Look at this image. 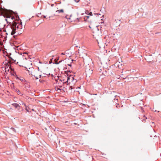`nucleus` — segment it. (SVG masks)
Segmentation results:
<instances>
[{
  "label": "nucleus",
  "mask_w": 161,
  "mask_h": 161,
  "mask_svg": "<svg viewBox=\"0 0 161 161\" xmlns=\"http://www.w3.org/2000/svg\"><path fill=\"white\" fill-rule=\"evenodd\" d=\"M14 13H16V14L17 16V21H20V22L19 23H17L16 21H13L12 22V23H11V24H10V26L11 29H16V28L19 29V25H17V24H19V25H20L22 27V22L21 21V20L20 19L19 16L18 14V13H17V12L15 11V12H14Z\"/></svg>",
  "instance_id": "obj_1"
},
{
  "label": "nucleus",
  "mask_w": 161,
  "mask_h": 161,
  "mask_svg": "<svg viewBox=\"0 0 161 161\" xmlns=\"http://www.w3.org/2000/svg\"><path fill=\"white\" fill-rule=\"evenodd\" d=\"M11 11H0V16H3L6 18H10ZM13 12V11H11Z\"/></svg>",
  "instance_id": "obj_2"
},
{
  "label": "nucleus",
  "mask_w": 161,
  "mask_h": 161,
  "mask_svg": "<svg viewBox=\"0 0 161 161\" xmlns=\"http://www.w3.org/2000/svg\"><path fill=\"white\" fill-rule=\"evenodd\" d=\"M9 64H12V63H11L10 61H8L7 63H5L4 64L6 66L5 69H7L9 68L8 69H10L12 71L14 72V69L12 68V66L10 65H9Z\"/></svg>",
  "instance_id": "obj_3"
},
{
  "label": "nucleus",
  "mask_w": 161,
  "mask_h": 161,
  "mask_svg": "<svg viewBox=\"0 0 161 161\" xmlns=\"http://www.w3.org/2000/svg\"><path fill=\"white\" fill-rule=\"evenodd\" d=\"M12 105L14 107L16 108H17L18 110H19L20 109V106L19 104L17 103H14Z\"/></svg>",
  "instance_id": "obj_4"
},
{
  "label": "nucleus",
  "mask_w": 161,
  "mask_h": 161,
  "mask_svg": "<svg viewBox=\"0 0 161 161\" xmlns=\"http://www.w3.org/2000/svg\"><path fill=\"white\" fill-rule=\"evenodd\" d=\"M98 34V36H102V33L100 31H99V29H98L96 33V35Z\"/></svg>",
  "instance_id": "obj_5"
},
{
  "label": "nucleus",
  "mask_w": 161,
  "mask_h": 161,
  "mask_svg": "<svg viewBox=\"0 0 161 161\" xmlns=\"http://www.w3.org/2000/svg\"><path fill=\"white\" fill-rule=\"evenodd\" d=\"M90 11H85V13L86 14L90 15V16H92V12H89Z\"/></svg>",
  "instance_id": "obj_6"
},
{
  "label": "nucleus",
  "mask_w": 161,
  "mask_h": 161,
  "mask_svg": "<svg viewBox=\"0 0 161 161\" xmlns=\"http://www.w3.org/2000/svg\"><path fill=\"white\" fill-rule=\"evenodd\" d=\"M22 104L24 105L25 107V109L26 110L27 112L30 113L31 112V111H29V109H30L28 107H27L25 103H23Z\"/></svg>",
  "instance_id": "obj_7"
},
{
  "label": "nucleus",
  "mask_w": 161,
  "mask_h": 161,
  "mask_svg": "<svg viewBox=\"0 0 161 161\" xmlns=\"http://www.w3.org/2000/svg\"><path fill=\"white\" fill-rule=\"evenodd\" d=\"M11 29L12 30V32H11V34L12 35H13L15 33H16L15 31L16 30V29Z\"/></svg>",
  "instance_id": "obj_8"
},
{
  "label": "nucleus",
  "mask_w": 161,
  "mask_h": 161,
  "mask_svg": "<svg viewBox=\"0 0 161 161\" xmlns=\"http://www.w3.org/2000/svg\"><path fill=\"white\" fill-rule=\"evenodd\" d=\"M7 56L8 57V58H9V60H8V61H11V63H12V61H14V59L11 57H10V56H8V55H7Z\"/></svg>",
  "instance_id": "obj_9"
},
{
  "label": "nucleus",
  "mask_w": 161,
  "mask_h": 161,
  "mask_svg": "<svg viewBox=\"0 0 161 161\" xmlns=\"http://www.w3.org/2000/svg\"><path fill=\"white\" fill-rule=\"evenodd\" d=\"M74 81V79L73 77H72L71 78V81L72 82H73L74 84H75L77 80H76V79Z\"/></svg>",
  "instance_id": "obj_10"
},
{
  "label": "nucleus",
  "mask_w": 161,
  "mask_h": 161,
  "mask_svg": "<svg viewBox=\"0 0 161 161\" xmlns=\"http://www.w3.org/2000/svg\"><path fill=\"white\" fill-rule=\"evenodd\" d=\"M89 16L88 15L85 16H84V20L86 21H87V19L89 18Z\"/></svg>",
  "instance_id": "obj_11"
},
{
  "label": "nucleus",
  "mask_w": 161,
  "mask_h": 161,
  "mask_svg": "<svg viewBox=\"0 0 161 161\" xmlns=\"http://www.w3.org/2000/svg\"><path fill=\"white\" fill-rule=\"evenodd\" d=\"M11 12V14L12 13H14V14H16V15H17L16 14V13H14V11H13V12L12 11H10ZM17 16V15H16ZM16 18L17 19V16H16ZM11 18V19L12 20H13L14 19H15L14 17H11L10 18Z\"/></svg>",
  "instance_id": "obj_12"
},
{
  "label": "nucleus",
  "mask_w": 161,
  "mask_h": 161,
  "mask_svg": "<svg viewBox=\"0 0 161 161\" xmlns=\"http://www.w3.org/2000/svg\"><path fill=\"white\" fill-rule=\"evenodd\" d=\"M121 76H124V75L123 74H121L119 75L120 77L122 78L124 80L126 79L127 77V76H124L123 77H122Z\"/></svg>",
  "instance_id": "obj_13"
},
{
  "label": "nucleus",
  "mask_w": 161,
  "mask_h": 161,
  "mask_svg": "<svg viewBox=\"0 0 161 161\" xmlns=\"http://www.w3.org/2000/svg\"><path fill=\"white\" fill-rule=\"evenodd\" d=\"M16 91L17 92L19 93L18 94V95H22V93L21 92H20V91L19 89H16Z\"/></svg>",
  "instance_id": "obj_14"
},
{
  "label": "nucleus",
  "mask_w": 161,
  "mask_h": 161,
  "mask_svg": "<svg viewBox=\"0 0 161 161\" xmlns=\"http://www.w3.org/2000/svg\"><path fill=\"white\" fill-rule=\"evenodd\" d=\"M66 74L67 76V80L69 81L70 79V76H69V75L68 74V73H66Z\"/></svg>",
  "instance_id": "obj_15"
},
{
  "label": "nucleus",
  "mask_w": 161,
  "mask_h": 161,
  "mask_svg": "<svg viewBox=\"0 0 161 161\" xmlns=\"http://www.w3.org/2000/svg\"><path fill=\"white\" fill-rule=\"evenodd\" d=\"M55 62H53V64H59L61 62V61H59V62H58V61H57V60H55Z\"/></svg>",
  "instance_id": "obj_16"
},
{
  "label": "nucleus",
  "mask_w": 161,
  "mask_h": 161,
  "mask_svg": "<svg viewBox=\"0 0 161 161\" xmlns=\"http://www.w3.org/2000/svg\"><path fill=\"white\" fill-rule=\"evenodd\" d=\"M14 74H15V77L16 79H17V80H19V78L18 76L17 75H16V72L14 71Z\"/></svg>",
  "instance_id": "obj_17"
},
{
  "label": "nucleus",
  "mask_w": 161,
  "mask_h": 161,
  "mask_svg": "<svg viewBox=\"0 0 161 161\" xmlns=\"http://www.w3.org/2000/svg\"><path fill=\"white\" fill-rule=\"evenodd\" d=\"M5 21H6L7 24H8V25H10V24H11V22H9L8 21L7 19H5Z\"/></svg>",
  "instance_id": "obj_18"
},
{
  "label": "nucleus",
  "mask_w": 161,
  "mask_h": 161,
  "mask_svg": "<svg viewBox=\"0 0 161 161\" xmlns=\"http://www.w3.org/2000/svg\"><path fill=\"white\" fill-rule=\"evenodd\" d=\"M94 15H97L98 16H99V15H101V14L99 13H94Z\"/></svg>",
  "instance_id": "obj_19"
},
{
  "label": "nucleus",
  "mask_w": 161,
  "mask_h": 161,
  "mask_svg": "<svg viewBox=\"0 0 161 161\" xmlns=\"http://www.w3.org/2000/svg\"><path fill=\"white\" fill-rule=\"evenodd\" d=\"M53 58H52L50 60L49 62V64H51V63H53L52 61H53Z\"/></svg>",
  "instance_id": "obj_20"
},
{
  "label": "nucleus",
  "mask_w": 161,
  "mask_h": 161,
  "mask_svg": "<svg viewBox=\"0 0 161 161\" xmlns=\"http://www.w3.org/2000/svg\"><path fill=\"white\" fill-rule=\"evenodd\" d=\"M68 81L69 80H67L66 81L63 82V83L64 84L65 83H67V85H69V84H70V82H69V83Z\"/></svg>",
  "instance_id": "obj_21"
},
{
  "label": "nucleus",
  "mask_w": 161,
  "mask_h": 161,
  "mask_svg": "<svg viewBox=\"0 0 161 161\" xmlns=\"http://www.w3.org/2000/svg\"><path fill=\"white\" fill-rule=\"evenodd\" d=\"M64 11H56V12H58V13L59 14V13H63Z\"/></svg>",
  "instance_id": "obj_22"
},
{
  "label": "nucleus",
  "mask_w": 161,
  "mask_h": 161,
  "mask_svg": "<svg viewBox=\"0 0 161 161\" xmlns=\"http://www.w3.org/2000/svg\"><path fill=\"white\" fill-rule=\"evenodd\" d=\"M41 13H38V14H36V15L37 17H40L41 16H41Z\"/></svg>",
  "instance_id": "obj_23"
},
{
  "label": "nucleus",
  "mask_w": 161,
  "mask_h": 161,
  "mask_svg": "<svg viewBox=\"0 0 161 161\" xmlns=\"http://www.w3.org/2000/svg\"><path fill=\"white\" fill-rule=\"evenodd\" d=\"M13 61V62H12V63H14L15 64H18V62H16V60H14V61Z\"/></svg>",
  "instance_id": "obj_24"
},
{
  "label": "nucleus",
  "mask_w": 161,
  "mask_h": 161,
  "mask_svg": "<svg viewBox=\"0 0 161 161\" xmlns=\"http://www.w3.org/2000/svg\"><path fill=\"white\" fill-rule=\"evenodd\" d=\"M11 129L14 131L16 132V130L14 128L12 127Z\"/></svg>",
  "instance_id": "obj_25"
},
{
  "label": "nucleus",
  "mask_w": 161,
  "mask_h": 161,
  "mask_svg": "<svg viewBox=\"0 0 161 161\" xmlns=\"http://www.w3.org/2000/svg\"><path fill=\"white\" fill-rule=\"evenodd\" d=\"M109 73L112 75H114V72H112L111 71H110V72H109Z\"/></svg>",
  "instance_id": "obj_26"
},
{
  "label": "nucleus",
  "mask_w": 161,
  "mask_h": 161,
  "mask_svg": "<svg viewBox=\"0 0 161 161\" xmlns=\"http://www.w3.org/2000/svg\"><path fill=\"white\" fill-rule=\"evenodd\" d=\"M14 73H12L11 72H10L11 73V75L12 76H15V74H14V72H13Z\"/></svg>",
  "instance_id": "obj_27"
},
{
  "label": "nucleus",
  "mask_w": 161,
  "mask_h": 161,
  "mask_svg": "<svg viewBox=\"0 0 161 161\" xmlns=\"http://www.w3.org/2000/svg\"><path fill=\"white\" fill-rule=\"evenodd\" d=\"M69 89H70V90L73 89V87L72 86H69Z\"/></svg>",
  "instance_id": "obj_28"
},
{
  "label": "nucleus",
  "mask_w": 161,
  "mask_h": 161,
  "mask_svg": "<svg viewBox=\"0 0 161 161\" xmlns=\"http://www.w3.org/2000/svg\"><path fill=\"white\" fill-rule=\"evenodd\" d=\"M127 13H128V12L127 11L126 12H122V13L121 14H127Z\"/></svg>",
  "instance_id": "obj_29"
},
{
  "label": "nucleus",
  "mask_w": 161,
  "mask_h": 161,
  "mask_svg": "<svg viewBox=\"0 0 161 161\" xmlns=\"http://www.w3.org/2000/svg\"><path fill=\"white\" fill-rule=\"evenodd\" d=\"M65 72H68L71 73V71L70 70H67V71H65Z\"/></svg>",
  "instance_id": "obj_30"
},
{
  "label": "nucleus",
  "mask_w": 161,
  "mask_h": 161,
  "mask_svg": "<svg viewBox=\"0 0 161 161\" xmlns=\"http://www.w3.org/2000/svg\"><path fill=\"white\" fill-rule=\"evenodd\" d=\"M19 80H20L22 82H23L24 81V79H19Z\"/></svg>",
  "instance_id": "obj_31"
},
{
  "label": "nucleus",
  "mask_w": 161,
  "mask_h": 161,
  "mask_svg": "<svg viewBox=\"0 0 161 161\" xmlns=\"http://www.w3.org/2000/svg\"><path fill=\"white\" fill-rule=\"evenodd\" d=\"M65 17H66V18H67V19H68V20H70V17H69V18H67V16H66Z\"/></svg>",
  "instance_id": "obj_32"
},
{
  "label": "nucleus",
  "mask_w": 161,
  "mask_h": 161,
  "mask_svg": "<svg viewBox=\"0 0 161 161\" xmlns=\"http://www.w3.org/2000/svg\"><path fill=\"white\" fill-rule=\"evenodd\" d=\"M75 2L78 3L80 0H74Z\"/></svg>",
  "instance_id": "obj_33"
},
{
  "label": "nucleus",
  "mask_w": 161,
  "mask_h": 161,
  "mask_svg": "<svg viewBox=\"0 0 161 161\" xmlns=\"http://www.w3.org/2000/svg\"><path fill=\"white\" fill-rule=\"evenodd\" d=\"M68 65L70 67H71L72 66L71 65V63L70 64H68Z\"/></svg>",
  "instance_id": "obj_34"
},
{
  "label": "nucleus",
  "mask_w": 161,
  "mask_h": 161,
  "mask_svg": "<svg viewBox=\"0 0 161 161\" xmlns=\"http://www.w3.org/2000/svg\"><path fill=\"white\" fill-rule=\"evenodd\" d=\"M9 69H8L7 70V69H5V72H6V71H8V72H9Z\"/></svg>",
  "instance_id": "obj_35"
},
{
  "label": "nucleus",
  "mask_w": 161,
  "mask_h": 161,
  "mask_svg": "<svg viewBox=\"0 0 161 161\" xmlns=\"http://www.w3.org/2000/svg\"><path fill=\"white\" fill-rule=\"evenodd\" d=\"M34 76L35 77V78L36 79H38V78L37 77V76H35L34 75Z\"/></svg>",
  "instance_id": "obj_36"
},
{
  "label": "nucleus",
  "mask_w": 161,
  "mask_h": 161,
  "mask_svg": "<svg viewBox=\"0 0 161 161\" xmlns=\"http://www.w3.org/2000/svg\"><path fill=\"white\" fill-rule=\"evenodd\" d=\"M25 67V68L26 69V70L27 71H28V72H30V71H29V70H28L27 68L26 67Z\"/></svg>",
  "instance_id": "obj_37"
},
{
  "label": "nucleus",
  "mask_w": 161,
  "mask_h": 161,
  "mask_svg": "<svg viewBox=\"0 0 161 161\" xmlns=\"http://www.w3.org/2000/svg\"><path fill=\"white\" fill-rule=\"evenodd\" d=\"M146 15V14H145V15H144L143 14L142 15V16H143V17H145Z\"/></svg>",
  "instance_id": "obj_38"
},
{
  "label": "nucleus",
  "mask_w": 161,
  "mask_h": 161,
  "mask_svg": "<svg viewBox=\"0 0 161 161\" xmlns=\"http://www.w3.org/2000/svg\"><path fill=\"white\" fill-rule=\"evenodd\" d=\"M5 57V61H7V58L6 57Z\"/></svg>",
  "instance_id": "obj_39"
},
{
  "label": "nucleus",
  "mask_w": 161,
  "mask_h": 161,
  "mask_svg": "<svg viewBox=\"0 0 161 161\" xmlns=\"http://www.w3.org/2000/svg\"><path fill=\"white\" fill-rule=\"evenodd\" d=\"M50 36V35H48L47 36V37H49Z\"/></svg>",
  "instance_id": "obj_40"
},
{
  "label": "nucleus",
  "mask_w": 161,
  "mask_h": 161,
  "mask_svg": "<svg viewBox=\"0 0 161 161\" xmlns=\"http://www.w3.org/2000/svg\"><path fill=\"white\" fill-rule=\"evenodd\" d=\"M59 59V58H57L56 59V60L57 61H58V60Z\"/></svg>",
  "instance_id": "obj_41"
},
{
  "label": "nucleus",
  "mask_w": 161,
  "mask_h": 161,
  "mask_svg": "<svg viewBox=\"0 0 161 161\" xmlns=\"http://www.w3.org/2000/svg\"><path fill=\"white\" fill-rule=\"evenodd\" d=\"M41 76H42V75H39V78H41Z\"/></svg>",
  "instance_id": "obj_42"
},
{
  "label": "nucleus",
  "mask_w": 161,
  "mask_h": 161,
  "mask_svg": "<svg viewBox=\"0 0 161 161\" xmlns=\"http://www.w3.org/2000/svg\"><path fill=\"white\" fill-rule=\"evenodd\" d=\"M43 17H44V18H46V16H45V15H43Z\"/></svg>",
  "instance_id": "obj_43"
},
{
  "label": "nucleus",
  "mask_w": 161,
  "mask_h": 161,
  "mask_svg": "<svg viewBox=\"0 0 161 161\" xmlns=\"http://www.w3.org/2000/svg\"><path fill=\"white\" fill-rule=\"evenodd\" d=\"M19 66H20V67H23V66L21 65H19Z\"/></svg>",
  "instance_id": "obj_44"
},
{
  "label": "nucleus",
  "mask_w": 161,
  "mask_h": 161,
  "mask_svg": "<svg viewBox=\"0 0 161 161\" xmlns=\"http://www.w3.org/2000/svg\"><path fill=\"white\" fill-rule=\"evenodd\" d=\"M61 54L62 55H64V53H61Z\"/></svg>",
  "instance_id": "obj_45"
},
{
  "label": "nucleus",
  "mask_w": 161,
  "mask_h": 161,
  "mask_svg": "<svg viewBox=\"0 0 161 161\" xmlns=\"http://www.w3.org/2000/svg\"><path fill=\"white\" fill-rule=\"evenodd\" d=\"M32 111H34V109H32Z\"/></svg>",
  "instance_id": "obj_46"
},
{
  "label": "nucleus",
  "mask_w": 161,
  "mask_h": 161,
  "mask_svg": "<svg viewBox=\"0 0 161 161\" xmlns=\"http://www.w3.org/2000/svg\"><path fill=\"white\" fill-rule=\"evenodd\" d=\"M38 71L39 70V67H38Z\"/></svg>",
  "instance_id": "obj_47"
},
{
  "label": "nucleus",
  "mask_w": 161,
  "mask_h": 161,
  "mask_svg": "<svg viewBox=\"0 0 161 161\" xmlns=\"http://www.w3.org/2000/svg\"><path fill=\"white\" fill-rule=\"evenodd\" d=\"M39 63L40 64H42V62H41V61H39Z\"/></svg>",
  "instance_id": "obj_48"
},
{
  "label": "nucleus",
  "mask_w": 161,
  "mask_h": 161,
  "mask_svg": "<svg viewBox=\"0 0 161 161\" xmlns=\"http://www.w3.org/2000/svg\"><path fill=\"white\" fill-rule=\"evenodd\" d=\"M73 61H74V60L73 59H71V61H72V62H73Z\"/></svg>",
  "instance_id": "obj_49"
},
{
  "label": "nucleus",
  "mask_w": 161,
  "mask_h": 161,
  "mask_svg": "<svg viewBox=\"0 0 161 161\" xmlns=\"http://www.w3.org/2000/svg\"><path fill=\"white\" fill-rule=\"evenodd\" d=\"M89 27L90 28H91V26H90V25H89Z\"/></svg>",
  "instance_id": "obj_50"
},
{
  "label": "nucleus",
  "mask_w": 161,
  "mask_h": 161,
  "mask_svg": "<svg viewBox=\"0 0 161 161\" xmlns=\"http://www.w3.org/2000/svg\"><path fill=\"white\" fill-rule=\"evenodd\" d=\"M48 123L47 124H49V123H50V122H48Z\"/></svg>",
  "instance_id": "obj_51"
},
{
  "label": "nucleus",
  "mask_w": 161,
  "mask_h": 161,
  "mask_svg": "<svg viewBox=\"0 0 161 161\" xmlns=\"http://www.w3.org/2000/svg\"><path fill=\"white\" fill-rule=\"evenodd\" d=\"M4 10H10V9H4Z\"/></svg>",
  "instance_id": "obj_52"
},
{
  "label": "nucleus",
  "mask_w": 161,
  "mask_h": 161,
  "mask_svg": "<svg viewBox=\"0 0 161 161\" xmlns=\"http://www.w3.org/2000/svg\"><path fill=\"white\" fill-rule=\"evenodd\" d=\"M58 90H61V89H60L58 88Z\"/></svg>",
  "instance_id": "obj_53"
},
{
  "label": "nucleus",
  "mask_w": 161,
  "mask_h": 161,
  "mask_svg": "<svg viewBox=\"0 0 161 161\" xmlns=\"http://www.w3.org/2000/svg\"><path fill=\"white\" fill-rule=\"evenodd\" d=\"M64 79H63V80H62V81H64Z\"/></svg>",
  "instance_id": "obj_54"
},
{
  "label": "nucleus",
  "mask_w": 161,
  "mask_h": 161,
  "mask_svg": "<svg viewBox=\"0 0 161 161\" xmlns=\"http://www.w3.org/2000/svg\"><path fill=\"white\" fill-rule=\"evenodd\" d=\"M141 108H142V110H143V108L142 107H141Z\"/></svg>",
  "instance_id": "obj_55"
},
{
  "label": "nucleus",
  "mask_w": 161,
  "mask_h": 161,
  "mask_svg": "<svg viewBox=\"0 0 161 161\" xmlns=\"http://www.w3.org/2000/svg\"><path fill=\"white\" fill-rule=\"evenodd\" d=\"M60 80L61 81H62V80Z\"/></svg>",
  "instance_id": "obj_56"
},
{
  "label": "nucleus",
  "mask_w": 161,
  "mask_h": 161,
  "mask_svg": "<svg viewBox=\"0 0 161 161\" xmlns=\"http://www.w3.org/2000/svg\"><path fill=\"white\" fill-rule=\"evenodd\" d=\"M30 20V18H29V19H28V20Z\"/></svg>",
  "instance_id": "obj_57"
},
{
  "label": "nucleus",
  "mask_w": 161,
  "mask_h": 161,
  "mask_svg": "<svg viewBox=\"0 0 161 161\" xmlns=\"http://www.w3.org/2000/svg\"><path fill=\"white\" fill-rule=\"evenodd\" d=\"M157 111L156 110H155V112H156Z\"/></svg>",
  "instance_id": "obj_58"
},
{
  "label": "nucleus",
  "mask_w": 161,
  "mask_h": 161,
  "mask_svg": "<svg viewBox=\"0 0 161 161\" xmlns=\"http://www.w3.org/2000/svg\"><path fill=\"white\" fill-rule=\"evenodd\" d=\"M12 84H13V85H14V83H12Z\"/></svg>",
  "instance_id": "obj_59"
},
{
  "label": "nucleus",
  "mask_w": 161,
  "mask_h": 161,
  "mask_svg": "<svg viewBox=\"0 0 161 161\" xmlns=\"http://www.w3.org/2000/svg\"><path fill=\"white\" fill-rule=\"evenodd\" d=\"M118 67H119V64L118 65Z\"/></svg>",
  "instance_id": "obj_60"
},
{
  "label": "nucleus",
  "mask_w": 161,
  "mask_h": 161,
  "mask_svg": "<svg viewBox=\"0 0 161 161\" xmlns=\"http://www.w3.org/2000/svg\"><path fill=\"white\" fill-rule=\"evenodd\" d=\"M45 130H47V128H45Z\"/></svg>",
  "instance_id": "obj_61"
},
{
  "label": "nucleus",
  "mask_w": 161,
  "mask_h": 161,
  "mask_svg": "<svg viewBox=\"0 0 161 161\" xmlns=\"http://www.w3.org/2000/svg\"><path fill=\"white\" fill-rule=\"evenodd\" d=\"M25 53V54H27V53Z\"/></svg>",
  "instance_id": "obj_62"
},
{
  "label": "nucleus",
  "mask_w": 161,
  "mask_h": 161,
  "mask_svg": "<svg viewBox=\"0 0 161 161\" xmlns=\"http://www.w3.org/2000/svg\"><path fill=\"white\" fill-rule=\"evenodd\" d=\"M74 124H76V123H74Z\"/></svg>",
  "instance_id": "obj_63"
},
{
  "label": "nucleus",
  "mask_w": 161,
  "mask_h": 161,
  "mask_svg": "<svg viewBox=\"0 0 161 161\" xmlns=\"http://www.w3.org/2000/svg\"><path fill=\"white\" fill-rule=\"evenodd\" d=\"M23 108H22V110H23Z\"/></svg>",
  "instance_id": "obj_64"
}]
</instances>
